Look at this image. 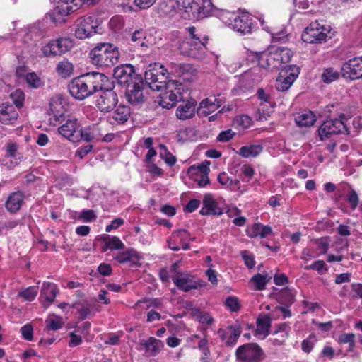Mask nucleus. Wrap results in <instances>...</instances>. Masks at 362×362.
Instances as JSON below:
<instances>
[{
    "label": "nucleus",
    "mask_w": 362,
    "mask_h": 362,
    "mask_svg": "<svg viewBox=\"0 0 362 362\" xmlns=\"http://www.w3.org/2000/svg\"><path fill=\"white\" fill-rule=\"evenodd\" d=\"M82 5L81 0H58L56 6L49 13V16L56 24L64 23L65 18L78 10Z\"/></svg>",
    "instance_id": "nucleus-4"
},
{
    "label": "nucleus",
    "mask_w": 362,
    "mask_h": 362,
    "mask_svg": "<svg viewBox=\"0 0 362 362\" xmlns=\"http://www.w3.org/2000/svg\"><path fill=\"white\" fill-rule=\"evenodd\" d=\"M197 102L190 99L180 104L176 110V116L179 119L185 120L192 118L196 112Z\"/></svg>",
    "instance_id": "nucleus-27"
},
{
    "label": "nucleus",
    "mask_w": 362,
    "mask_h": 362,
    "mask_svg": "<svg viewBox=\"0 0 362 362\" xmlns=\"http://www.w3.org/2000/svg\"><path fill=\"white\" fill-rule=\"evenodd\" d=\"M206 44L202 41L183 40L179 45L180 53L185 56L202 59L205 53Z\"/></svg>",
    "instance_id": "nucleus-15"
},
{
    "label": "nucleus",
    "mask_w": 362,
    "mask_h": 362,
    "mask_svg": "<svg viewBox=\"0 0 362 362\" xmlns=\"http://www.w3.org/2000/svg\"><path fill=\"white\" fill-rule=\"evenodd\" d=\"M18 113L12 106H8L1 110L0 120L4 124H10L18 118Z\"/></svg>",
    "instance_id": "nucleus-38"
},
{
    "label": "nucleus",
    "mask_w": 362,
    "mask_h": 362,
    "mask_svg": "<svg viewBox=\"0 0 362 362\" xmlns=\"http://www.w3.org/2000/svg\"><path fill=\"white\" fill-rule=\"evenodd\" d=\"M145 84L141 76L134 78V81H130L126 89V98L132 105H139L145 100Z\"/></svg>",
    "instance_id": "nucleus-9"
},
{
    "label": "nucleus",
    "mask_w": 362,
    "mask_h": 362,
    "mask_svg": "<svg viewBox=\"0 0 362 362\" xmlns=\"http://www.w3.org/2000/svg\"><path fill=\"white\" fill-rule=\"evenodd\" d=\"M344 115H341L339 119H329L325 121L318 129V134L320 140L329 138L334 134H339L344 132H348V129L343 119Z\"/></svg>",
    "instance_id": "nucleus-8"
},
{
    "label": "nucleus",
    "mask_w": 362,
    "mask_h": 362,
    "mask_svg": "<svg viewBox=\"0 0 362 362\" xmlns=\"http://www.w3.org/2000/svg\"><path fill=\"white\" fill-rule=\"evenodd\" d=\"M221 19L228 27L242 35L251 33L252 25V18L247 14L238 16L228 11H222Z\"/></svg>",
    "instance_id": "nucleus-3"
},
{
    "label": "nucleus",
    "mask_w": 362,
    "mask_h": 362,
    "mask_svg": "<svg viewBox=\"0 0 362 362\" xmlns=\"http://www.w3.org/2000/svg\"><path fill=\"white\" fill-rule=\"evenodd\" d=\"M218 182L226 188L233 189L237 187L239 184L238 180L231 179L228 175L225 173H221L218 176Z\"/></svg>",
    "instance_id": "nucleus-43"
},
{
    "label": "nucleus",
    "mask_w": 362,
    "mask_h": 362,
    "mask_svg": "<svg viewBox=\"0 0 362 362\" xmlns=\"http://www.w3.org/2000/svg\"><path fill=\"white\" fill-rule=\"evenodd\" d=\"M38 293V287L29 286L18 293V296L23 298L25 300L33 301Z\"/></svg>",
    "instance_id": "nucleus-49"
},
{
    "label": "nucleus",
    "mask_w": 362,
    "mask_h": 362,
    "mask_svg": "<svg viewBox=\"0 0 362 362\" xmlns=\"http://www.w3.org/2000/svg\"><path fill=\"white\" fill-rule=\"evenodd\" d=\"M79 218L85 222H91L96 219L97 216L93 210L85 209L81 211Z\"/></svg>",
    "instance_id": "nucleus-60"
},
{
    "label": "nucleus",
    "mask_w": 362,
    "mask_h": 362,
    "mask_svg": "<svg viewBox=\"0 0 362 362\" xmlns=\"http://www.w3.org/2000/svg\"><path fill=\"white\" fill-rule=\"evenodd\" d=\"M93 64L98 67H109L118 62L119 52L117 47L110 43H100L90 52Z\"/></svg>",
    "instance_id": "nucleus-1"
},
{
    "label": "nucleus",
    "mask_w": 362,
    "mask_h": 362,
    "mask_svg": "<svg viewBox=\"0 0 362 362\" xmlns=\"http://www.w3.org/2000/svg\"><path fill=\"white\" fill-rule=\"evenodd\" d=\"M176 4L189 18H204L211 15L216 9L211 0H176Z\"/></svg>",
    "instance_id": "nucleus-2"
},
{
    "label": "nucleus",
    "mask_w": 362,
    "mask_h": 362,
    "mask_svg": "<svg viewBox=\"0 0 362 362\" xmlns=\"http://www.w3.org/2000/svg\"><path fill=\"white\" fill-rule=\"evenodd\" d=\"M246 232L247 235L250 238H265L272 233V228L269 226H264L257 223L249 227Z\"/></svg>",
    "instance_id": "nucleus-33"
},
{
    "label": "nucleus",
    "mask_w": 362,
    "mask_h": 362,
    "mask_svg": "<svg viewBox=\"0 0 362 362\" xmlns=\"http://www.w3.org/2000/svg\"><path fill=\"white\" fill-rule=\"evenodd\" d=\"M264 356V351L256 343L241 345L235 351L236 362H261Z\"/></svg>",
    "instance_id": "nucleus-7"
},
{
    "label": "nucleus",
    "mask_w": 362,
    "mask_h": 362,
    "mask_svg": "<svg viewBox=\"0 0 362 362\" xmlns=\"http://www.w3.org/2000/svg\"><path fill=\"white\" fill-rule=\"evenodd\" d=\"M167 69H165V71L158 74V77H156L154 84L151 86L153 90L160 91L165 88H173L175 86V83H177L176 81H167Z\"/></svg>",
    "instance_id": "nucleus-32"
},
{
    "label": "nucleus",
    "mask_w": 362,
    "mask_h": 362,
    "mask_svg": "<svg viewBox=\"0 0 362 362\" xmlns=\"http://www.w3.org/2000/svg\"><path fill=\"white\" fill-rule=\"evenodd\" d=\"M221 100L215 97H209L202 100L197 109V114L201 117H206L221 107Z\"/></svg>",
    "instance_id": "nucleus-26"
},
{
    "label": "nucleus",
    "mask_w": 362,
    "mask_h": 362,
    "mask_svg": "<svg viewBox=\"0 0 362 362\" xmlns=\"http://www.w3.org/2000/svg\"><path fill=\"white\" fill-rule=\"evenodd\" d=\"M305 269L316 270L320 274H324L327 271L325 263L322 260L315 261L312 264L306 266Z\"/></svg>",
    "instance_id": "nucleus-55"
},
{
    "label": "nucleus",
    "mask_w": 362,
    "mask_h": 362,
    "mask_svg": "<svg viewBox=\"0 0 362 362\" xmlns=\"http://www.w3.org/2000/svg\"><path fill=\"white\" fill-rule=\"evenodd\" d=\"M339 77V73L333 68H326L321 74V78L325 83H330L337 81Z\"/></svg>",
    "instance_id": "nucleus-44"
},
{
    "label": "nucleus",
    "mask_w": 362,
    "mask_h": 362,
    "mask_svg": "<svg viewBox=\"0 0 362 362\" xmlns=\"http://www.w3.org/2000/svg\"><path fill=\"white\" fill-rule=\"evenodd\" d=\"M165 92L161 95L159 104L162 107L169 109L182 99L181 87L180 86H177L175 83L173 88H165Z\"/></svg>",
    "instance_id": "nucleus-20"
},
{
    "label": "nucleus",
    "mask_w": 362,
    "mask_h": 362,
    "mask_svg": "<svg viewBox=\"0 0 362 362\" xmlns=\"http://www.w3.org/2000/svg\"><path fill=\"white\" fill-rule=\"evenodd\" d=\"M187 32L188 33L190 38L189 40H194V41H202L203 44H207L208 37L205 35H202L197 28L194 26L188 27L186 28Z\"/></svg>",
    "instance_id": "nucleus-42"
},
{
    "label": "nucleus",
    "mask_w": 362,
    "mask_h": 362,
    "mask_svg": "<svg viewBox=\"0 0 362 362\" xmlns=\"http://www.w3.org/2000/svg\"><path fill=\"white\" fill-rule=\"evenodd\" d=\"M145 39L146 33L143 31V30H136L133 33L131 37V41L133 42H136V45L140 46L141 47H147Z\"/></svg>",
    "instance_id": "nucleus-51"
},
{
    "label": "nucleus",
    "mask_w": 362,
    "mask_h": 362,
    "mask_svg": "<svg viewBox=\"0 0 362 362\" xmlns=\"http://www.w3.org/2000/svg\"><path fill=\"white\" fill-rule=\"evenodd\" d=\"M105 246L107 249L122 250L124 248V244L117 236H108L105 240Z\"/></svg>",
    "instance_id": "nucleus-47"
},
{
    "label": "nucleus",
    "mask_w": 362,
    "mask_h": 362,
    "mask_svg": "<svg viewBox=\"0 0 362 362\" xmlns=\"http://www.w3.org/2000/svg\"><path fill=\"white\" fill-rule=\"evenodd\" d=\"M88 85L93 95L97 91L103 93L111 88H115V82L110 78L99 72L86 74Z\"/></svg>",
    "instance_id": "nucleus-10"
},
{
    "label": "nucleus",
    "mask_w": 362,
    "mask_h": 362,
    "mask_svg": "<svg viewBox=\"0 0 362 362\" xmlns=\"http://www.w3.org/2000/svg\"><path fill=\"white\" fill-rule=\"evenodd\" d=\"M74 47L73 41L68 37L59 38L51 40L42 51L45 57H55L69 51Z\"/></svg>",
    "instance_id": "nucleus-13"
},
{
    "label": "nucleus",
    "mask_w": 362,
    "mask_h": 362,
    "mask_svg": "<svg viewBox=\"0 0 362 362\" xmlns=\"http://www.w3.org/2000/svg\"><path fill=\"white\" fill-rule=\"evenodd\" d=\"M11 98H12L16 105L18 107H21L23 105L25 95L22 90L17 89L11 93Z\"/></svg>",
    "instance_id": "nucleus-56"
},
{
    "label": "nucleus",
    "mask_w": 362,
    "mask_h": 362,
    "mask_svg": "<svg viewBox=\"0 0 362 362\" xmlns=\"http://www.w3.org/2000/svg\"><path fill=\"white\" fill-rule=\"evenodd\" d=\"M130 113V108L128 106L119 105L112 112L111 118L117 124H124L128 120Z\"/></svg>",
    "instance_id": "nucleus-34"
},
{
    "label": "nucleus",
    "mask_w": 362,
    "mask_h": 362,
    "mask_svg": "<svg viewBox=\"0 0 362 362\" xmlns=\"http://www.w3.org/2000/svg\"><path fill=\"white\" fill-rule=\"evenodd\" d=\"M80 123L75 118L68 119L64 124L58 128L59 133L71 141H78Z\"/></svg>",
    "instance_id": "nucleus-19"
},
{
    "label": "nucleus",
    "mask_w": 362,
    "mask_h": 362,
    "mask_svg": "<svg viewBox=\"0 0 362 362\" xmlns=\"http://www.w3.org/2000/svg\"><path fill=\"white\" fill-rule=\"evenodd\" d=\"M315 339L313 336H309L307 339H304L301 344L302 350L305 353H310L315 344Z\"/></svg>",
    "instance_id": "nucleus-58"
},
{
    "label": "nucleus",
    "mask_w": 362,
    "mask_h": 362,
    "mask_svg": "<svg viewBox=\"0 0 362 362\" xmlns=\"http://www.w3.org/2000/svg\"><path fill=\"white\" fill-rule=\"evenodd\" d=\"M57 70L59 74H60L62 77L66 78L70 76L72 74L73 65L69 61L64 60L58 64Z\"/></svg>",
    "instance_id": "nucleus-46"
},
{
    "label": "nucleus",
    "mask_w": 362,
    "mask_h": 362,
    "mask_svg": "<svg viewBox=\"0 0 362 362\" xmlns=\"http://www.w3.org/2000/svg\"><path fill=\"white\" fill-rule=\"evenodd\" d=\"M78 134L79 138L86 142H98L101 139L102 131L98 124H94L83 129L80 127Z\"/></svg>",
    "instance_id": "nucleus-23"
},
{
    "label": "nucleus",
    "mask_w": 362,
    "mask_h": 362,
    "mask_svg": "<svg viewBox=\"0 0 362 362\" xmlns=\"http://www.w3.org/2000/svg\"><path fill=\"white\" fill-rule=\"evenodd\" d=\"M160 148L163 150L160 153V158L164 159L170 166L173 165L176 162V158L168 151L164 145H160Z\"/></svg>",
    "instance_id": "nucleus-54"
},
{
    "label": "nucleus",
    "mask_w": 362,
    "mask_h": 362,
    "mask_svg": "<svg viewBox=\"0 0 362 362\" xmlns=\"http://www.w3.org/2000/svg\"><path fill=\"white\" fill-rule=\"evenodd\" d=\"M100 22L95 16H85L76 22L75 36L79 40L89 38L99 33Z\"/></svg>",
    "instance_id": "nucleus-5"
},
{
    "label": "nucleus",
    "mask_w": 362,
    "mask_h": 362,
    "mask_svg": "<svg viewBox=\"0 0 362 362\" xmlns=\"http://www.w3.org/2000/svg\"><path fill=\"white\" fill-rule=\"evenodd\" d=\"M316 121V117L311 111H305L295 117V122L299 127H310Z\"/></svg>",
    "instance_id": "nucleus-35"
},
{
    "label": "nucleus",
    "mask_w": 362,
    "mask_h": 362,
    "mask_svg": "<svg viewBox=\"0 0 362 362\" xmlns=\"http://www.w3.org/2000/svg\"><path fill=\"white\" fill-rule=\"evenodd\" d=\"M271 279V276L267 274H257L252 277L250 282L257 291H262L265 288V286Z\"/></svg>",
    "instance_id": "nucleus-39"
},
{
    "label": "nucleus",
    "mask_w": 362,
    "mask_h": 362,
    "mask_svg": "<svg viewBox=\"0 0 362 362\" xmlns=\"http://www.w3.org/2000/svg\"><path fill=\"white\" fill-rule=\"evenodd\" d=\"M26 81L30 86L37 88L41 86V81L40 78L36 75L35 73H29L26 76Z\"/></svg>",
    "instance_id": "nucleus-57"
},
{
    "label": "nucleus",
    "mask_w": 362,
    "mask_h": 362,
    "mask_svg": "<svg viewBox=\"0 0 362 362\" xmlns=\"http://www.w3.org/2000/svg\"><path fill=\"white\" fill-rule=\"evenodd\" d=\"M33 327L30 324H26L21 327V334L25 340L31 341L33 339Z\"/></svg>",
    "instance_id": "nucleus-62"
},
{
    "label": "nucleus",
    "mask_w": 362,
    "mask_h": 362,
    "mask_svg": "<svg viewBox=\"0 0 362 362\" xmlns=\"http://www.w3.org/2000/svg\"><path fill=\"white\" fill-rule=\"evenodd\" d=\"M140 350H144L149 356H156L163 348L164 344L161 340L155 337H149L147 340H143L139 343Z\"/></svg>",
    "instance_id": "nucleus-22"
},
{
    "label": "nucleus",
    "mask_w": 362,
    "mask_h": 362,
    "mask_svg": "<svg viewBox=\"0 0 362 362\" xmlns=\"http://www.w3.org/2000/svg\"><path fill=\"white\" fill-rule=\"evenodd\" d=\"M165 71L164 66L160 64H150L144 74L145 86H147L151 89V86L154 84L158 74Z\"/></svg>",
    "instance_id": "nucleus-30"
},
{
    "label": "nucleus",
    "mask_w": 362,
    "mask_h": 362,
    "mask_svg": "<svg viewBox=\"0 0 362 362\" xmlns=\"http://www.w3.org/2000/svg\"><path fill=\"white\" fill-rule=\"evenodd\" d=\"M263 150V147L259 144H253L242 146L239 150V155L243 158L255 157L258 156Z\"/></svg>",
    "instance_id": "nucleus-36"
},
{
    "label": "nucleus",
    "mask_w": 362,
    "mask_h": 362,
    "mask_svg": "<svg viewBox=\"0 0 362 362\" xmlns=\"http://www.w3.org/2000/svg\"><path fill=\"white\" fill-rule=\"evenodd\" d=\"M235 135V132L232 129H227L221 132L216 137V140L220 142H227L232 139Z\"/></svg>",
    "instance_id": "nucleus-59"
},
{
    "label": "nucleus",
    "mask_w": 362,
    "mask_h": 362,
    "mask_svg": "<svg viewBox=\"0 0 362 362\" xmlns=\"http://www.w3.org/2000/svg\"><path fill=\"white\" fill-rule=\"evenodd\" d=\"M209 164L210 162L206 160L197 166L190 167L188 170V173L194 176V181L197 182L199 187H204L209 183Z\"/></svg>",
    "instance_id": "nucleus-18"
},
{
    "label": "nucleus",
    "mask_w": 362,
    "mask_h": 362,
    "mask_svg": "<svg viewBox=\"0 0 362 362\" xmlns=\"http://www.w3.org/2000/svg\"><path fill=\"white\" fill-rule=\"evenodd\" d=\"M173 237L176 238L177 241L179 242V244H182L185 243V241H187L188 239V237H189V233L188 231L184 229H179L173 233Z\"/></svg>",
    "instance_id": "nucleus-61"
},
{
    "label": "nucleus",
    "mask_w": 362,
    "mask_h": 362,
    "mask_svg": "<svg viewBox=\"0 0 362 362\" xmlns=\"http://www.w3.org/2000/svg\"><path fill=\"white\" fill-rule=\"evenodd\" d=\"M355 335L352 333H344L339 336V342L341 344H348L349 350H352L355 346Z\"/></svg>",
    "instance_id": "nucleus-53"
},
{
    "label": "nucleus",
    "mask_w": 362,
    "mask_h": 362,
    "mask_svg": "<svg viewBox=\"0 0 362 362\" xmlns=\"http://www.w3.org/2000/svg\"><path fill=\"white\" fill-rule=\"evenodd\" d=\"M24 201V194L21 191L12 192L5 202L6 209L11 214L18 212Z\"/></svg>",
    "instance_id": "nucleus-28"
},
{
    "label": "nucleus",
    "mask_w": 362,
    "mask_h": 362,
    "mask_svg": "<svg viewBox=\"0 0 362 362\" xmlns=\"http://www.w3.org/2000/svg\"><path fill=\"white\" fill-rule=\"evenodd\" d=\"M68 89L70 94L78 100L92 95L86 74L72 79L68 85Z\"/></svg>",
    "instance_id": "nucleus-11"
},
{
    "label": "nucleus",
    "mask_w": 362,
    "mask_h": 362,
    "mask_svg": "<svg viewBox=\"0 0 362 362\" xmlns=\"http://www.w3.org/2000/svg\"><path fill=\"white\" fill-rule=\"evenodd\" d=\"M50 111L54 117H61L63 113V105L62 99L59 96H55L51 98L49 102Z\"/></svg>",
    "instance_id": "nucleus-40"
},
{
    "label": "nucleus",
    "mask_w": 362,
    "mask_h": 362,
    "mask_svg": "<svg viewBox=\"0 0 362 362\" xmlns=\"http://www.w3.org/2000/svg\"><path fill=\"white\" fill-rule=\"evenodd\" d=\"M192 69V66L189 64H175L172 63L170 64L171 72L177 76H182L185 73L189 72Z\"/></svg>",
    "instance_id": "nucleus-48"
},
{
    "label": "nucleus",
    "mask_w": 362,
    "mask_h": 362,
    "mask_svg": "<svg viewBox=\"0 0 362 362\" xmlns=\"http://www.w3.org/2000/svg\"><path fill=\"white\" fill-rule=\"evenodd\" d=\"M172 279L175 286L185 292L201 288L206 284L204 281L199 280L187 273L177 272Z\"/></svg>",
    "instance_id": "nucleus-14"
},
{
    "label": "nucleus",
    "mask_w": 362,
    "mask_h": 362,
    "mask_svg": "<svg viewBox=\"0 0 362 362\" xmlns=\"http://www.w3.org/2000/svg\"><path fill=\"white\" fill-rule=\"evenodd\" d=\"M200 214L204 216L217 215L223 214L222 209L218 206L217 202L211 194H206L203 199V207Z\"/></svg>",
    "instance_id": "nucleus-24"
},
{
    "label": "nucleus",
    "mask_w": 362,
    "mask_h": 362,
    "mask_svg": "<svg viewBox=\"0 0 362 362\" xmlns=\"http://www.w3.org/2000/svg\"><path fill=\"white\" fill-rule=\"evenodd\" d=\"M291 327L288 323H282L278 325V328L274 331V334H282V337H288Z\"/></svg>",
    "instance_id": "nucleus-64"
},
{
    "label": "nucleus",
    "mask_w": 362,
    "mask_h": 362,
    "mask_svg": "<svg viewBox=\"0 0 362 362\" xmlns=\"http://www.w3.org/2000/svg\"><path fill=\"white\" fill-rule=\"evenodd\" d=\"M342 76L350 79L362 78V57H354L345 62L341 67Z\"/></svg>",
    "instance_id": "nucleus-17"
},
{
    "label": "nucleus",
    "mask_w": 362,
    "mask_h": 362,
    "mask_svg": "<svg viewBox=\"0 0 362 362\" xmlns=\"http://www.w3.org/2000/svg\"><path fill=\"white\" fill-rule=\"evenodd\" d=\"M226 305L232 311L235 312L239 310V301L235 297H228L226 300Z\"/></svg>",
    "instance_id": "nucleus-63"
},
{
    "label": "nucleus",
    "mask_w": 362,
    "mask_h": 362,
    "mask_svg": "<svg viewBox=\"0 0 362 362\" xmlns=\"http://www.w3.org/2000/svg\"><path fill=\"white\" fill-rule=\"evenodd\" d=\"M271 317L269 315L259 316L257 319V329L255 336L258 338L264 339L269 334L271 327Z\"/></svg>",
    "instance_id": "nucleus-29"
},
{
    "label": "nucleus",
    "mask_w": 362,
    "mask_h": 362,
    "mask_svg": "<svg viewBox=\"0 0 362 362\" xmlns=\"http://www.w3.org/2000/svg\"><path fill=\"white\" fill-rule=\"evenodd\" d=\"M137 257V252L133 249H128L124 252H119L114 257L115 260L121 264L129 262L133 257Z\"/></svg>",
    "instance_id": "nucleus-45"
},
{
    "label": "nucleus",
    "mask_w": 362,
    "mask_h": 362,
    "mask_svg": "<svg viewBox=\"0 0 362 362\" xmlns=\"http://www.w3.org/2000/svg\"><path fill=\"white\" fill-rule=\"evenodd\" d=\"M45 325L47 330L57 331L64 326V322L62 317L50 315L45 320Z\"/></svg>",
    "instance_id": "nucleus-37"
},
{
    "label": "nucleus",
    "mask_w": 362,
    "mask_h": 362,
    "mask_svg": "<svg viewBox=\"0 0 362 362\" xmlns=\"http://www.w3.org/2000/svg\"><path fill=\"white\" fill-rule=\"evenodd\" d=\"M59 293L57 285L52 282H44L42 286L40 298L48 303V305L53 303Z\"/></svg>",
    "instance_id": "nucleus-31"
},
{
    "label": "nucleus",
    "mask_w": 362,
    "mask_h": 362,
    "mask_svg": "<svg viewBox=\"0 0 362 362\" xmlns=\"http://www.w3.org/2000/svg\"><path fill=\"white\" fill-rule=\"evenodd\" d=\"M276 50L279 54L280 61H281L282 64L290 62L293 56V52L290 49L283 47H276Z\"/></svg>",
    "instance_id": "nucleus-52"
},
{
    "label": "nucleus",
    "mask_w": 362,
    "mask_h": 362,
    "mask_svg": "<svg viewBox=\"0 0 362 362\" xmlns=\"http://www.w3.org/2000/svg\"><path fill=\"white\" fill-rule=\"evenodd\" d=\"M300 74V68L296 65H288L282 67L276 79V88L279 91L287 90Z\"/></svg>",
    "instance_id": "nucleus-12"
},
{
    "label": "nucleus",
    "mask_w": 362,
    "mask_h": 362,
    "mask_svg": "<svg viewBox=\"0 0 362 362\" xmlns=\"http://www.w3.org/2000/svg\"><path fill=\"white\" fill-rule=\"evenodd\" d=\"M124 24L123 18L120 16H113L109 22L110 29L115 33L121 31L124 28Z\"/></svg>",
    "instance_id": "nucleus-50"
},
{
    "label": "nucleus",
    "mask_w": 362,
    "mask_h": 362,
    "mask_svg": "<svg viewBox=\"0 0 362 362\" xmlns=\"http://www.w3.org/2000/svg\"><path fill=\"white\" fill-rule=\"evenodd\" d=\"M117 103V95L114 91V88H111L100 93L95 105L101 112H108L115 107Z\"/></svg>",
    "instance_id": "nucleus-16"
},
{
    "label": "nucleus",
    "mask_w": 362,
    "mask_h": 362,
    "mask_svg": "<svg viewBox=\"0 0 362 362\" xmlns=\"http://www.w3.org/2000/svg\"><path fill=\"white\" fill-rule=\"evenodd\" d=\"M138 76L135 75L134 68L130 64L117 66L114 71V76L120 83H125L128 84L130 81H134V78Z\"/></svg>",
    "instance_id": "nucleus-25"
},
{
    "label": "nucleus",
    "mask_w": 362,
    "mask_h": 362,
    "mask_svg": "<svg viewBox=\"0 0 362 362\" xmlns=\"http://www.w3.org/2000/svg\"><path fill=\"white\" fill-rule=\"evenodd\" d=\"M259 63L263 67H268L272 69H280L282 66V62L280 61L276 47L272 46L268 52L262 53L259 59Z\"/></svg>",
    "instance_id": "nucleus-21"
},
{
    "label": "nucleus",
    "mask_w": 362,
    "mask_h": 362,
    "mask_svg": "<svg viewBox=\"0 0 362 362\" xmlns=\"http://www.w3.org/2000/svg\"><path fill=\"white\" fill-rule=\"evenodd\" d=\"M229 329H230V332L226 340V346L231 347L236 344L242 330L239 325H230Z\"/></svg>",
    "instance_id": "nucleus-41"
},
{
    "label": "nucleus",
    "mask_w": 362,
    "mask_h": 362,
    "mask_svg": "<svg viewBox=\"0 0 362 362\" xmlns=\"http://www.w3.org/2000/svg\"><path fill=\"white\" fill-rule=\"evenodd\" d=\"M330 32V27L321 24L318 21L311 23L302 34L303 42L311 44H320L327 40V34Z\"/></svg>",
    "instance_id": "nucleus-6"
}]
</instances>
